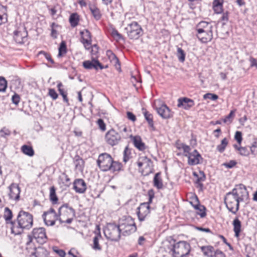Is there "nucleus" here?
I'll use <instances>...</instances> for the list:
<instances>
[{
    "instance_id": "13",
    "label": "nucleus",
    "mask_w": 257,
    "mask_h": 257,
    "mask_svg": "<svg viewBox=\"0 0 257 257\" xmlns=\"http://www.w3.org/2000/svg\"><path fill=\"white\" fill-rule=\"evenodd\" d=\"M33 237L37 242L40 244L45 243L47 240L45 229L44 228L40 227L34 228L32 232Z\"/></svg>"
},
{
    "instance_id": "38",
    "label": "nucleus",
    "mask_w": 257,
    "mask_h": 257,
    "mask_svg": "<svg viewBox=\"0 0 257 257\" xmlns=\"http://www.w3.org/2000/svg\"><path fill=\"white\" fill-rule=\"evenodd\" d=\"M79 21V16L76 13L71 14L69 18V22L72 27L77 26Z\"/></svg>"
},
{
    "instance_id": "17",
    "label": "nucleus",
    "mask_w": 257,
    "mask_h": 257,
    "mask_svg": "<svg viewBox=\"0 0 257 257\" xmlns=\"http://www.w3.org/2000/svg\"><path fill=\"white\" fill-rule=\"evenodd\" d=\"M81 42L83 44L86 49H89L91 45L92 39L90 32L85 29L80 32Z\"/></svg>"
},
{
    "instance_id": "20",
    "label": "nucleus",
    "mask_w": 257,
    "mask_h": 257,
    "mask_svg": "<svg viewBox=\"0 0 257 257\" xmlns=\"http://www.w3.org/2000/svg\"><path fill=\"white\" fill-rule=\"evenodd\" d=\"M157 111L159 115L164 119L171 118L173 115V113L166 104H162L157 108Z\"/></svg>"
},
{
    "instance_id": "6",
    "label": "nucleus",
    "mask_w": 257,
    "mask_h": 257,
    "mask_svg": "<svg viewBox=\"0 0 257 257\" xmlns=\"http://www.w3.org/2000/svg\"><path fill=\"white\" fill-rule=\"evenodd\" d=\"M121 229L119 225L109 223L104 230L105 236L112 241H118L120 237Z\"/></svg>"
},
{
    "instance_id": "18",
    "label": "nucleus",
    "mask_w": 257,
    "mask_h": 257,
    "mask_svg": "<svg viewBox=\"0 0 257 257\" xmlns=\"http://www.w3.org/2000/svg\"><path fill=\"white\" fill-rule=\"evenodd\" d=\"M83 66L85 68L87 69H95L97 70L98 68L100 69H102L107 67V66L103 67L98 60L94 58H92L91 61L87 60L84 61L83 62Z\"/></svg>"
},
{
    "instance_id": "1",
    "label": "nucleus",
    "mask_w": 257,
    "mask_h": 257,
    "mask_svg": "<svg viewBox=\"0 0 257 257\" xmlns=\"http://www.w3.org/2000/svg\"><path fill=\"white\" fill-rule=\"evenodd\" d=\"M33 224V215L28 212L21 210L17 216V220L11 221V229L15 235L21 234L24 229H30Z\"/></svg>"
},
{
    "instance_id": "63",
    "label": "nucleus",
    "mask_w": 257,
    "mask_h": 257,
    "mask_svg": "<svg viewBox=\"0 0 257 257\" xmlns=\"http://www.w3.org/2000/svg\"><path fill=\"white\" fill-rule=\"evenodd\" d=\"M249 61L250 62V66L251 67H255V68H257V61H256V60L253 57H250L249 59Z\"/></svg>"
},
{
    "instance_id": "33",
    "label": "nucleus",
    "mask_w": 257,
    "mask_h": 257,
    "mask_svg": "<svg viewBox=\"0 0 257 257\" xmlns=\"http://www.w3.org/2000/svg\"><path fill=\"white\" fill-rule=\"evenodd\" d=\"M213 8L215 13H221L223 11L222 3L220 0H214L213 3Z\"/></svg>"
},
{
    "instance_id": "60",
    "label": "nucleus",
    "mask_w": 257,
    "mask_h": 257,
    "mask_svg": "<svg viewBox=\"0 0 257 257\" xmlns=\"http://www.w3.org/2000/svg\"><path fill=\"white\" fill-rule=\"evenodd\" d=\"M236 164V162L234 161H230L228 163H226L223 164L224 166L228 168H232Z\"/></svg>"
},
{
    "instance_id": "49",
    "label": "nucleus",
    "mask_w": 257,
    "mask_h": 257,
    "mask_svg": "<svg viewBox=\"0 0 257 257\" xmlns=\"http://www.w3.org/2000/svg\"><path fill=\"white\" fill-rule=\"evenodd\" d=\"M218 96L215 94H212L210 93H206L203 95V98L205 99H209L212 100H215L217 99Z\"/></svg>"
},
{
    "instance_id": "62",
    "label": "nucleus",
    "mask_w": 257,
    "mask_h": 257,
    "mask_svg": "<svg viewBox=\"0 0 257 257\" xmlns=\"http://www.w3.org/2000/svg\"><path fill=\"white\" fill-rule=\"evenodd\" d=\"M127 117L128 119L130 120L135 121L136 120V116L131 112L128 111L127 112Z\"/></svg>"
},
{
    "instance_id": "51",
    "label": "nucleus",
    "mask_w": 257,
    "mask_h": 257,
    "mask_svg": "<svg viewBox=\"0 0 257 257\" xmlns=\"http://www.w3.org/2000/svg\"><path fill=\"white\" fill-rule=\"evenodd\" d=\"M111 35L116 40H119L122 38L121 35L116 29L112 30Z\"/></svg>"
},
{
    "instance_id": "14",
    "label": "nucleus",
    "mask_w": 257,
    "mask_h": 257,
    "mask_svg": "<svg viewBox=\"0 0 257 257\" xmlns=\"http://www.w3.org/2000/svg\"><path fill=\"white\" fill-rule=\"evenodd\" d=\"M150 207L147 203H143L138 208L137 215L140 221H144L149 215Z\"/></svg>"
},
{
    "instance_id": "61",
    "label": "nucleus",
    "mask_w": 257,
    "mask_h": 257,
    "mask_svg": "<svg viewBox=\"0 0 257 257\" xmlns=\"http://www.w3.org/2000/svg\"><path fill=\"white\" fill-rule=\"evenodd\" d=\"M63 86V85L61 82H59L57 84V88H58V91L61 95L64 94L65 93H66V92H65L63 88H62Z\"/></svg>"
},
{
    "instance_id": "10",
    "label": "nucleus",
    "mask_w": 257,
    "mask_h": 257,
    "mask_svg": "<svg viewBox=\"0 0 257 257\" xmlns=\"http://www.w3.org/2000/svg\"><path fill=\"white\" fill-rule=\"evenodd\" d=\"M42 217L47 226H52L55 224L56 220H59L58 214L56 212L53 208H51L49 210L45 212L42 215Z\"/></svg>"
},
{
    "instance_id": "8",
    "label": "nucleus",
    "mask_w": 257,
    "mask_h": 257,
    "mask_svg": "<svg viewBox=\"0 0 257 257\" xmlns=\"http://www.w3.org/2000/svg\"><path fill=\"white\" fill-rule=\"evenodd\" d=\"M119 226L121 229V233L124 236H127L137 230V227L134 220L131 217H128L123 220L120 223Z\"/></svg>"
},
{
    "instance_id": "64",
    "label": "nucleus",
    "mask_w": 257,
    "mask_h": 257,
    "mask_svg": "<svg viewBox=\"0 0 257 257\" xmlns=\"http://www.w3.org/2000/svg\"><path fill=\"white\" fill-rule=\"evenodd\" d=\"M220 237L222 239L223 242L229 247L230 250H232L233 249L231 245L227 241L226 239L223 235H220Z\"/></svg>"
},
{
    "instance_id": "2",
    "label": "nucleus",
    "mask_w": 257,
    "mask_h": 257,
    "mask_svg": "<svg viewBox=\"0 0 257 257\" xmlns=\"http://www.w3.org/2000/svg\"><path fill=\"white\" fill-rule=\"evenodd\" d=\"M97 163L100 169L103 172L110 171L114 172L120 171L121 168L120 163L113 161L111 156L106 153L99 155Z\"/></svg>"
},
{
    "instance_id": "9",
    "label": "nucleus",
    "mask_w": 257,
    "mask_h": 257,
    "mask_svg": "<svg viewBox=\"0 0 257 257\" xmlns=\"http://www.w3.org/2000/svg\"><path fill=\"white\" fill-rule=\"evenodd\" d=\"M137 165L139 168L143 172H145L147 174L151 173L153 168V162L146 156H141L139 158L137 161Z\"/></svg>"
},
{
    "instance_id": "39",
    "label": "nucleus",
    "mask_w": 257,
    "mask_h": 257,
    "mask_svg": "<svg viewBox=\"0 0 257 257\" xmlns=\"http://www.w3.org/2000/svg\"><path fill=\"white\" fill-rule=\"evenodd\" d=\"M50 199L53 204H56L58 201V197L56 194V189L54 186H52L50 189Z\"/></svg>"
},
{
    "instance_id": "55",
    "label": "nucleus",
    "mask_w": 257,
    "mask_h": 257,
    "mask_svg": "<svg viewBox=\"0 0 257 257\" xmlns=\"http://www.w3.org/2000/svg\"><path fill=\"white\" fill-rule=\"evenodd\" d=\"M49 95L53 99L56 100L58 97V95L56 92V91L52 88H50L49 89V92H48Z\"/></svg>"
},
{
    "instance_id": "50",
    "label": "nucleus",
    "mask_w": 257,
    "mask_h": 257,
    "mask_svg": "<svg viewBox=\"0 0 257 257\" xmlns=\"http://www.w3.org/2000/svg\"><path fill=\"white\" fill-rule=\"evenodd\" d=\"M11 135V131L4 127L0 130V136L1 137L6 138Z\"/></svg>"
},
{
    "instance_id": "25",
    "label": "nucleus",
    "mask_w": 257,
    "mask_h": 257,
    "mask_svg": "<svg viewBox=\"0 0 257 257\" xmlns=\"http://www.w3.org/2000/svg\"><path fill=\"white\" fill-rule=\"evenodd\" d=\"M134 145L140 151H144L146 149L145 144L142 142L141 138L139 136H131Z\"/></svg>"
},
{
    "instance_id": "37",
    "label": "nucleus",
    "mask_w": 257,
    "mask_h": 257,
    "mask_svg": "<svg viewBox=\"0 0 257 257\" xmlns=\"http://www.w3.org/2000/svg\"><path fill=\"white\" fill-rule=\"evenodd\" d=\"M143 110L145 118L148 121L149 125L151 127H153L154 121L152 114L144 108L143 109Z\"/></svg>"
},
{
    "instance_id": "3",
    "label": "nucleus",
    "mask_w": 257,
    "mask_h": 257,
    "mask_svg": "<svg viewBox=\"0 0 257 257\" xmlns=\"http://www.w3.org/2000/svg\"><path fill=\"white\" fill-rule=\"evenodd\" d=\"M59 221L61 223L70 224L75 217V211L68 204H64L58 210Z\"/></svg>"
},
{
    "instance_id": "59",
    "label": "nucleus",
    "mask_w": 257,
    "mask_h": 257,
    "mask_svg": "<svg viewBox=\"0 0 257 257\" xmlns=\"http://www.w3.org/2000/svg\"><path fill=\"white\" fill-rule=\"evenodd\" d=\"M12 102L13 103L17 105L20 102V96L15 93L12 97Z\"/></svg>"
},
{
    "instance_id": "22",
    "label": "nucleus",
    "mask_w": 257,
    "mask_h": 257,
    "mask_svg": "<svg viewBox=\"0 0 257 257\" xmlns=\"http://www.w3.org/2000/svg\"><path fill=\"white\" fill-rule=\"evenodd\" d=\"M197 37L202 43H206L210 42L213 39L212 30L197 32Z\"/></svg>"
},
{
    "instance_id": "30",
    "label": "nucleus",
    "mask_w": 257,
    "mask_h": 257,
    "mask_svg": "<svg viewBox=\"0 0 257 257\" xmlns=\"http://www.w3.org/2000/svg\"><path fill=\"white\" fill-rule=\"evenodd\" d=\"M232 225L233 227V231L234 232V235L236 237L238 238L240 236V233L241 231V223L237 217H236L233 221Z\"/></svg>"
},
{
    "instance_id": "24",
    "label": "nucleus",
    "mask_w": 257,
    "mask_h": 257,
    "mask_svg": "<svg viewBox=\"0 0 257 257\" xmlns=\"http://www.w3.org/2000/svg\"><path fill=\"white\" fill-rule=\"evenodd\" d=\"M27 34L25 28H23L22 30L20 29L14 31V39L19 43H23L24 39L27 36Z\"/></svg>"
},
{
    "instance_id": "27",
    "label": "nucleus",
    "mask_w": 257,
    "mask_h": 257,
    "mask_svg": "<svg viewBox=\"0 0 257 257\" xmlns=\"http://www.w3.org/2000/svg\"><path fill=\"white\" fill-rule=\"evenodd\" d=\"M107 54L108 56V58L111 63L114 65L115 69L119 71H120V64L118 59L117 58L116 55L112 52L111 51H107Z\"/></svg>"
},
{
    "instance_id": "4",
    "label": "nucleus",
    "mask_w": 257,
    "mask_h": 257,
    "mask_svg": "<svg viewBox=\"0 0 257 257\" xmlns=\"http://www.w3.org/2000/svg\"><path fill=\"white\" fill-rule=\"evenodd\" d=\"M190 245L185 241H180L173 245L171 249L173 257H188Z\"/></svg>"
},
{
    "instance_id": "44",
    "label": "nucleus",
    "mask_w": 257,
    "mask_h": 257,
    "mask_svg": "<svg viewBox=\"0 0 257 257\" xmlns=\"http://www.w3.org/2000/svg\"><path fill=\"white\" fill-rule=\"evenodd\" d=\"M200 176H198L197 178V180L196 181V183L197 184L200 188L203 187V184L201 182L204 181L206 177L203 171L199 172Z\"/></svg>"
},
{
    "instance_id": "54",
    "label": "nucleus",
    "mask_w": 257,
    "mask_h": 257,
    "mask_svg": "<svg viewBox=\"0 0 257 257\" xmlns=\"http://www.w3.org/2000/svg\"><path fill=\"white\" fill-rule=\"evenodd\" d=\"M239 154L241 156H247L249 155V152L246 147H240L238 149Z\"/></svg>"
},
{
    "instance_id": "7",
    "label": "nucleus",
    "mask_w": 257,
    "mask_h": 257,
    "mask_svg": "<svg viewBox=\"0 0 257 257\" xmlns=\"http://www.w3.org/2000/svg\"><path fill=\"white\" fill-rule=\"evenodd\" d=\"M127 36L130 39H138L143 35L141 26L136 22L129 24L125 28Z\"/></svg>"
},
{
    "instance_id": "36",
    "label": "nucleus",
    "mask_w": 257,
    "mask_h": 257,
    "mask_svg": "<svg viewBox=\"0 0 257 257\" xmlns=\"http://www.w3.org/2000/svg\"><path fill=\"white\" fill-rule=\"evenodd\" d=\"M22 152L25 155L32 157L34 155V151L31 146L23 145L21 148Z\"/></svg>"
},
{
    "instance_id": "35",
    "label": "nucleus",
    "mask_w": 257,
    "mask_h": 257,
    "mask_svg": "<svg viewBox=\"0 0 257 257\" xmlns=\"http://www.w3.org/2000/svg\"><path fill=\"white\" fill-rule=\"evenodd\" d=\"M7 9L6 7L0 5V25L7 22Z\"/></svg>"
},
{
    "instance_id": "41",
    "label": "nucleus",
    "mask_w": 257,
    "mask_h": 257,
    "mask_svg": "<svg viewBox=\"0 0 257 257\" xmlns=\"http://www.w3.org/2000/svg\"><path fill=\"white\" fill-rule=\"evenodd\" d=\"M191 205L196 210H198L202 205L199 203L198 197L195 195L192 198V201H190Z\"/></svg>"
},
{
    "instance_id": "52",
    "label": "nucleus",
    "mask_w": 257,
    "mask_h": 257,
    "mask_svg": "<svg viewBox=\"0 0 257 257\" xmlns=\"http://www.w3.org/2000/svg\"><path fill=\"white\" fill-rule=\"evenodd\" d=\"M130 153V151H129L127 147H126L123 151V161L125 163L127 162L130 159V157H129Z\"/></svg>"
},
{
    "instance_id": "29",
    "label": "nucleus",
    "mask_w": 257,
    "mask_h": 257,
    "mask_svg": "<svg viewBox=\"0 0 257 257\" xmlns=\"http://www.w3.org/2000/svg\"><path fill=\"white\" fill-rule=\"evenodd\" d=\"M102 239L99 230L96 233L95 236L93 238V243L91 245L92 248L95 250H100L101 246L99 244V241Z\"/></svg>"
},
{
    "instance_id": "57",
    "label": "nucleus",
    "mask_w": 257,
    "mask_h": 257,
    "mask_svg": "<svg viewBox=\"0 0 257 257\" xmlns=\"http://www.w3.org/2000/svg\"><path fill=\"white\" fill-rule=\"evenodd\" d=\"M181 148L183 150L184 154L191 153V152H190L191 149L190 146L184 144H182Z\"/></svg>"
},
{
    "instance_id": "21",
    "label": "nucleus",
    "mask_w": 257,
    "mask_h": 257,
    "mask_svg": "<svg viewBox=\"0 0 257 257\" xmlns=\"http://www.w3.org/2000/svg\"><path fill=\"white\" fill-rule=\"evenodd\" d=\"M194 105V101L187 97L180 98L178 100L177 106L188 110Z\"/></svg>"
},
{
    "instance_id": "43",
    "label": "nucleus",
    "mask_w": 257,
    "mask_h": 257,
    "mask_svg": "<svg viewBox=\"0 0 257 257\" xmlns=\"http://www.w3.org/2000/svg\"><path fill=\"white\" fill-rule=\"evenodd\" d=\"M12 217L13 214L12 211L8 207H6L5 208L4 217L7 223H8V221H11Z\"/></svg>"
},
{
    "instance_id": "32",
    "label": "nucleus",
    "mask_w": 257,
    "mask_h": 257,
    "mask_svg": "<svg viewBox=\"0 0 257 257\" xmlns=\"http://www.w3.org/2000/svg\"><path fill=\"white\" fill-rule=\"evenodd\" d=\"M90 10L91 14L96 20H99L101 19L102 15L99 9L95 6H90Z\"/></svg>"
},
{
    "instance_id": "26",
    "label": "nucleus",
    "mask_w": 257,
    "mask_h": 257,
    "mask_svg": "<svg viewBox=\"0 0 257 257\" xmlns=\"http://www.w3.org/2000/svg\"><path fill=\"white\" fill-rule=\"evenodd\" d=\"M107 54L108 56V58L111 63L114 65L115 69L119 71H120V64L118 59L117 58L116 55L112 52L111 51H107Z\"/></svg>"
},
{
    "instance_id": "48",
    "label": "nucleus",
    "mask_w": 257,
    "mask_h": 257,
    "mask_svg": "<svg viewBox=\"0 0 257 257\" xmlns=\"http://www.w3.org/2000/svg\"><path fill=\"white\" fill-rule=\"evenodd\" d=\"M7 87V82L3 77H0V92L5 91Z\"/></svg>"
},
{
    "instance_id": "45",
    "label": "nucleus",
    "mask_w": 257,
    "mask_h": 257,
    "mask_svg": "<svg viewBox=\"0 0 257 257\" xmlns=\"http://www.w3.org/2000/svg\"><path fill=\"white\" fill-rule=\"evenodd\" d=\"M235 112V110H231L229 114L227 115L223 119V121L224 123H231L233 120V117H234V113Z\"/></svg>"
},
{
    "instance_id": "28",
    "label": "nucleus",
    "mask_w": 257,
    "mask_h": 257,
    "mask_svg": "<svg viewBox=\"0 0 257 257\" xmlns=\"http://www.w3.org/2000/svg\"><path fill=\"white\" fill-rule=\"evenodd\" d=\"M213 28V27L211 23L202 21L197 25L196 30L197 32H202L203 31L212 30Z\"/></svg>"
},
{
    "instance_id": "40",
    "label": "nucleus",
    "mask_w": 257,
    "mask_h": 257,
    "mask_svg": "<svg viewBox=\"0 0 257 257\" xmlns=\"http://www.w3.org/2000/svg\"><path fill=\"white\" fill-rule=\"evenodd\" d=\"M67 52L66 45L64 41H62L59 48V53L58 57H61L65 54Z\"/></svg>"
},
{
    "instance_id": "12",
    "label": "nucleus",
    "mask_w": 257,
    "mask_h": 257,
    "mask_svg": "<svg viewBox=\"0 0 257 257\" xmlns=\"http://www.w3.org/2000/svg\"><path fill=\"white\" fill-rule=\"evenodd\" d=\"M232 191H234V194L237 197L239 201L242 202L248 198V193L246 187L242 184L236 185Z\"/></svg>"
},
{
    "instance_id": "11",
    "label": "nucleus",
    "mask_w": 257,
    "mask_h": 257,
    "mask_svg": "<svg viewBox=\"0 0 257 257\" xmlns=\"http://www.w3.org/2000/svg\"><path fill=\"white\" fill-rule=\"evenodd\" d=\"M106 142L110 146L117 145L121 140L120 135L114 129L108 131L105 136Z\"/></svg>"
},
{
    "instance_id": "19",
    "label": "nucleus",
    "mask_w": 257,
    "mask_h": 257,
    "mask_svg": "<svg viewBox=\"0 0 257 257\" xmlns=\"http://www.w3.org/2000/svg\"><path fill=\"white\" fill-rule=\"evenodd\" d=\"M73 189L76 193L83 194L87 189L86 184L82 179H76L73 182Z\"/></svg>"
},
{
    "instance_id": "16",
    "label": "nucleus",
    "mask_w": 257,
    "mask_h": 257,
    "mask_svg": "<svg viewBox=\"0 0 257 257\" xmlns=\"http://www.w3.org/2000/svg\"><path fill=\"white\" fill-rule=\"evenodd\" d=\"M187 157L188 163L189 165L194 166L200 163V160H202L201 155L196 150H194L191 154H184Z\"/></svg>"
},
{
    "instance_id": "46",
    "label": "nucleus",
    "mask_w": 257,
    "mask_h": 257,
    "mask_svg": "<svg viewBox=\"0 0 257 257\" xmlns=\"http://www.w3.org/2000/svg\"><path fill=\"white\" fill-rule=\"evenodd\" d=\"M177 55L180 62H183L185 61V54L184 51L181 48H178Z\"/></svg>"
},
{
    "instance_id": "23",
    "label": "nucleus",
    "mask_w": 257,
    "mask_h": 257,
    "mask_svg": "<svg viewBox=\"0 0 257 257\" xmlns=\"http://www.w3.org/2000/svg\"><path fill=\"white\" fill-rule=\"evenodd\" d=\"M9 197L11 199L18 200L20 198V188L19 186L14 183L9 186Z\"/></svg>"
},
{
    "instance_id": "47",
    "label": "nucleus",
    "mask_w": 257,
    "mask_h": 257,
    "mask_svg": "<svg viewBox=\"0 0 257 257\" xmlns=\"http://www.w3.org/2000/svg\"><path fill=\"white\" fill-rule=\"evenodd\" d=\"M196 214L200 216L201 218H204L206 215V208L204 206L201 205L198 210H197Z\"/></svg>"
},
{
    "instance_id": "58",
    "label": "nucleus",
    "mask_w": 257,
    "mask_h": 257,
    "mask_svg": "<svg viewBox=\"0 0 257 257\" xmlns=\"http://www.w3.org/2000/svg\"><path fill=\"white\" fill-rule=\"evenodd\" d=\"M228 15L229 13L226 11L224 13H223L222 15L220 18V20L222 21H223V24L224 25L228 21Z\"/></svg>"
},
{
    "instance_id": "34",
    "label": "nucleus",
    "mask_w": 257,
    "mask_h": 257,
    "mask_svg": "<svg viewBox=\"0 0 257 257\" xmlns=\"http://www.w3.org/2000/svg\"><path fill=\"white\" fill-rule=\"evenodd\" d=\"M74 163L76 169L81 170L84 165L83 160L78 155H76L74 158Z\"/></svg>"
},
{
    "instance_id": "42",
    "label": "nucleus",
    "mask_w": 257,
    "mask_h": 257,
    "mask_svg": "<svg viewBox=\"0 0 257 257\" xmlns=\"http://www.w3.org/2000/svg\"><path fill=\"white\" fill-rule=\"evenodd\" d=\"M228 144V141L226 138H224L221 142V144L217 146V150L220 152L222 153L225 149Z\"/></svg>"
},
{
    "instance_id": "5",
    "label": "nucleus",
    "mask_w": 257,
    "mask_h": 257,
    "mask_svg": "<svg viewBox=\"0 0 257 257\" xmlns=\"http://www.w3.org/2000/svg\"><path fill=\"white\" fill-rule=\"evenodd\" d=\"M234 191L226 193L224 197V203L226 208L232 213L235 214L239 210V203L237 197L234 194Z\"/></svg>"
},
{
    "instance_id": "31",
    "label": "nucleus",
    "mask_w": 257,
    "mask_h": 257,
    "mask_svg": "<svg viewBox=\"0 0 257 257\" xmlns=\"http://www.w3.org/2000/svg\"><path fill=\"white\" fill-rule=\"evenodd\" d=\"M154 186L158 189L163 188L162 180L161 178V173H157L155 174L153 180Z\"/></svg>"
},
{
    "instance_id": "15",
    "label": "nucleus",
    "mask_w": 257,
    "mask_h": 257,
    "mask_svg": "<svg viewBox=\"0 0 257 257\" xmlns=\"http://www.w3.org/2000/svg\"><path fill=\"white\" fill-rule=\"evenodd\" d=\"M201 250L204 255L207 257H212L214 255L215 257H225L224 254L221 251H215L214 247L210 245L202 246L201 247Z\"/></svg>"
},
{
    "instance_id": "53",
    "label": "nucleus",
    "mask_w": 257,
    "mask_h": 257,
    "mask_svg": "<svg viewBox=\"0 0 257 257\" xmlns=\"http://www.w3.org/2000/svg\"><path fill=\"white\" fill-rule=\"evenodd\" d=\"M234 139L238 144L240 145L242 140V133L239 131H236L235 134Z\"/></svg>"
},
{
    "instance_id": "56",
    "label": "nucleus",
    "mask_w": 257,
    "mask_h": 257,
    "mask_svg": "<svg viewBox=\"0 0 257 257\" xmlns=\"http://www.w3.org/2000/svg\"><path fill=\"white\" fill-rule=\"evenodd\" d=\"M97 123L98 125L99 128L101 131H105L106 125H105V123H104V121L103 120V119H102L101 118L98 119L97 121Z\"/></svg>"
}]
</instances>
